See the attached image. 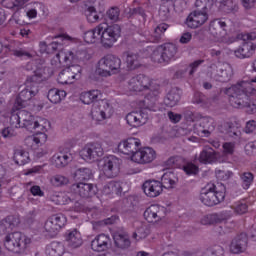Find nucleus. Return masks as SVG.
Masks as SVG:
<instances>
[{
    "mask_svg": "<svg viewBox=\"0 0 256 256\" xmlns=\"http://www.w3.org/2000/svg\"><path fill=\"white\" fill-rule=\"evenodd\" d=\"M231 215V212L223 211L219 214H208L201 219L202 225H217L223 223Z\"/></svg>",
    "mask_w": 256,
    "mask_h": 256,
    "instance_id": "a878e982",
    "label": "nucleus"
},
{
    "mask_svg": "<svg viewBox=\"0 0 256 256\" xmlns=\"http://www.w3.org/2000/svg\"><path fill=\"white\" fill-rule=\"evenodd\" d=\"M179 163H183V158H181V157H171L167 161V165H169V167H181V164H179Z\"/></svg>",
    "mask_w": 256,
    "mask_h": 256,
    "instance_id": "6e6d98bb",
    "label": "nucleus"
},
{
    "mask_svg": "<svg viewBox=\"0 0 256 256\" xmlns=\"http://www.w3.org/2000/svg\"><path fill=\"white\" fill-rule=\"evenodd\" d=\"M2 225H4L6 229H14V227L19 225V219L15 216H9L2 222Z\"/></svg>",
    "mask_w": 256,
    "mask_h": 256,
    "instance_id": "49530a36",
    "label": "nucleus"
},
{
    "mask_svg": "<svg viewBox=\"0 0 256 256\" xmlns=\"http://www.w3.org/2000/svg\"><path fill=\"white\" fill-rule=\"evenodd\" d=\"M165 215V207L157 204L149 206L144 211V219H146L148 223H157V221H161Z\"/></svg>",
    "mask_w": 256,
    "mask_h": 256,
    "instance_id": "412c9836",
    "label": "nucleus"
},
{
    "mask_svg": "<svg viewBox=\"0 0 256 256\" xmlns=\"http://www.w3.org/2000/svg\"><path fill=\"white\" fill-rule=\"evenodd\" d=\"M121 37V27L117 24L107 26V24H99L95 28L84 33L83 39L85 43H101L104 47H113L117 40Z\"/></svg>",
    "mask_w": 256,
    "mask_h": 256,
    "instance_id": "7ed1b4c3",
    "label": "nucleus"
},
{
    "mask_svg": "<svg viewBox=\"0 0 256 256\" xmlns=\"http://www.w3.org/2000/svg\"><path fill=\"white\" fill-rule=\"evenodd\" d=\"M167 29H169V26L165 23L158 25L154 29L152 34H149V32L145 33L146 40L149 43H156V41H159V39L161 38V35H163V33H165V31H167Z\"/></svg>",
    "mask_w": 256,
    "mask_h": 256,
    "instance_id": "7c9ffc66",
    "label": "nucleus"
},
{
    "mask_svg": "<svg viewBox=\"0 0 256 256\" xmlns=\"http://www.w3.org/2000/svg\"><path fill=\"white\" fill-rule=\"evenodd\" d=\"M168 117L172 123H179V121H181V115L175 114L173 112L168 113Z\"/></svg>",
    "mask_w": 256,
    "mask_h": 256,
    "instance_id": "e2e57ef3",
    "label": "nucleus"
},
{
    "mask_svg": "<svg viewBox=\"0 0 256 256\" xmlns=\"http://www.w3.org/2000/svg\"><path fill=\"white\" fill-rule=\"evenodd\" d=\"M179 99H181V95L178 90H172L167 94V97L164 99V103L166 107H175L177 103H179Z\"/></svg>",
    "mask_w": 256,
    "mask_h": 256,
    "instance_id": "4c0bfd02",
    "label": "nucleus"
},
{
    "mask_svg": "<svg viewBox=\"0 0 256 256\" xmlns=\"http://www.w3.org/2000/svg\"><path fill=\"white\" fill-rule=\"evenodd\" d=\"M51 183H52V185H55L56 187H59L61 185H67V183H69V179H67L64 176L57 175V176H54L51 179Z\"/></svg>",
    "mask_w": 256,
    "mask_h": 256,
    "instance_id": "8fccbe9b",
    "label": "nucleus"
},
{
    "mask_svg": "<svg viewBox=\"0 0 256 256\" xmlns=\"http://www.w3.org/2000/svg\"><path fill=\"white\" fill-rule=\"evenodd\" d=\"M232 176L231 171L216 170V177L219 181H228Z\"/></svg>",
    "mask_w": 256,
    "mask_h": 256,
    "instance_id": "3c124183",
    "label": "nucleus"
},
{
    "mask_svg": "<svg viewBox=\"0 0 256 256\" xmlns=\"http://www.w3.org/2000/svg\"><path fill=\"white\" fill-rule=\"evenodd\" d=\"M83 76V67L81 66H71L63 69L57 78L58 83L61 85H71L79 81Z\"/></svg>",
    "mask_w": 256,
    "mask_h": 256,
    "instance_id": "4468645a",
    "label": "nucleus"
},
{
    "mask_svg": "<svg viewBox=\"0 0 256 256\" xmlns=\"http://www.w3.org/2000/svg\"><path fill=\"white\" fill-rule=\"evenodd\" d=\"M67 225V217L63 214L51 216L44 224L45 237H55Z\"/></svg>",
    "mask_w": 256,
    "mask_h": 256,
    "instance_id": "f8f14e48",
    "label": "nucleus"
},
{
    "mask_svg": "<svg viewBox=\"0 0 256 256\" xmlns=\"http://www.w3.org/2000/svg\"><path fill=\"white\" fill-rule=\"evenodd\" d=\"M121 69V59L108 55L99 60L95 73L100 77H111L113 73H119Z\"/></svg>",
    "mask_w": 256,
    "mask_h": 256,
    "instance_id": "9d476101",
    "label": "nucleus"
},
{
    "mask_svg": "<svg viewBox=\"0 0 256 256\" xmlns=\"http://www.w3.org/2000/svg\"><path fill=\"white\" fill-rule=\"evenodd\" d=\"M102 171L105 177H115V175L119 173V168H117V158L115 156H110L105 159Z\"/></svg>",
    "mask_w": 256,
    "mask_h": 256,
    "instance_id": "393cba45",
    "label": "nucleus"
},
{
    "mask_svg": "<svg viewBox=\"0 0 256 256\" xmlns=\"http://www.w3.org/2000/svg\"><path fill=\"white\" fill-rule=\"evenodd\" d=\"M238 39L242 41H253L256 39V33H251V34H239Z\"/></svg>",
    "mask_w": 256,
    "mask_h": 256,
    "instance_id": "13d9d810",
    "label": "nucleus"
},
{
    "mask_svg": "<svg viewBox=\"0 0 256 256\" xmlns=\"http://www.w3.org/2000/svg\"><path fill=\"white\" fill-rule=\"evenodd\" d=\"M182 169L186 175H197V173H199V167L191 162L185 163Z\"/></svg>",
    "mask_w": 256,
    "mask_h": 256,
    "instance_id": "c03bdc74",
    "label": "nucleus"
},
{
    "mask_svg": "<svg viewBox=\"0 0 256 256\" xmlns=\"http://www.w3.org/2000/svg\"><path fill=\"white\" fill-rule=\"evenodd\" d=\"M109 243H111V238L105 234H99L91 242L92 251H107L109 248Z\"/></svg>",
    "mask_w": 256,
    "mask_h": 256,
    "instance_id": "b1692460",
    "label": "nucleus"
},
{
    "mask_svg": "<svg viewBox=\"0 0 256 256\" xmlns=\"http://www.w3.org/2000/svg\"><path fill=\"white\" fill-rule=\"evenodd\" d=\"M27 69H33L34 75L28 78L25 83V88L21 90L19 95L16 97L12 114L10 116V125L15 129H21L25 127L28 131H31L32 136L25 138V144L31 149H37V147H43L47 143V131L51 129V122L45 118H36L31 115V112H27L25 109L28 108L30 111L35 109V95L38 93L37 83L48 79L47 69L35 66V68L29 67Z\"/></svg>",
    "mask_w": 256,
    "mask_h": 256,
    "instance_id": "f257e3e1",
    "label": "nucleus"
},
{
    "mask_svg": "<svg viewBox=\"0 0 256 256\" xmlns=\"http://www.w3.org/2000/svg\"><path fill=\"white\" fill-rule=\"evenodd\" d=\"M28 19H35L37 17V10L35 8L28 9L26 11Z\"/></svg>",
    "mask_w": 256,
    "mask_h": 256,
    "instance_id": "69168bd1",
    "label": "nucleus"
},
{
    "mask_svg": "<svg viewBox=\"0 0 256 256\" xmlns=\"http://www.w3.org/2000/svg\"><path fill=\"white\" fill-rule=\"evenodd\" d=\"M199 198L200 201L207 207L219 205V203L225 199V187H222V190L215 191V185L208 184L201 190Z\"/></svg>",
    "mask_w": 256,
    "mask_h": 256,
    "instance_id": "9b49d317",
    "label": "nucleus"
},
{
    "mask_svg": "<svg viewBox=\"0 0 256 256\" xmlns=\"http://www.w3.org/2000/svg\"><path fill=\"white\" fill-rule=\"evenodd\" d=\"M66 243L72 249H77L83 245V238H81V233L77 230L68 231L66 233Z\"/></svg>",
    "mask_w": 256,
    "mask_h": 256,
    "instance_id": "c85d7f7f",
    "label": "nucleus"
},
{
    "mask_svg": "<svg viewBox=\"0 0 256 256\" xmlns=\"http://www.w3.org/2000/svg\"><path fill=\"white\" fill-rule=\"evenodd\" d=\"M162 189H175L177 185V176L173 172H166L161 178Z\"/></svg>",
    "mask_w": 256,
    "mask_h": 256,
    "instance_id": "473e14b6",
    "label": "nucleus"
},
{
    "mask_svg": "<svg viewBox=\"0 0 256 256\" xmlns=\"http://www.w3.org/2000/svg\"><path fill=\"white\" fill-rule=\"evenodd\" d=\"M123 57L128 69H136V67L139 65L137 62V55L133 53H126Z\"/></svg>",
    "mask_w": 256,
    "mask_h": 256,
    "instance_id": "a19ab883",
    "label": "nucleus"
},
{
    "mask_svg": "<svg viewBox=\"0 0 256 256\" xmlns=\"http://www.w3.org/2000/svg\"><path fill=\"white\" fill-rule=\"evenodd\" d=\"M103 156V148L99 143H88L80 151V157L86 163H95Z\"/></svg>",
    "mask_w": 256,
    "mask_h": 256,
    "instance_id": "2eb2a0df",
    "label": "nucleus"
},
{
    "mask_svg": "<svg viewBox=\"0 0 256 256\" xmlns=\"http://www.w3.org/2000/svg\"><path fill=\"white\" fill-rule=\"evenodd\" d=\"M221 9H223L225 13H230V11H233V0H222Z\"/></svg>",
    "mask_w": 256,
    "mask_h": 256,
    "instance_id": "5fc2aeb1",
    "label": "nucleus"
},
{
    "mask_svg": "<svg viewBox=\"0 0 256 256\" xmlns=\"http://www.w3.org/2000/svg\"><path fill=\"white\" fill-rule=\"evenodd\" d=\"M91 177H93V171L89 168H79L74 173L75 181H88Z\"/></svg>",
    "mask_w": 256,
    "mask_h": 256,
    "instance_id": "ea45409f",
    "label": "nucleus"
},
{
    "mask_svg": "<svg viewBox=\"0 0 256 256\" xmlns=\"http://www.w3.org/2000/svg\"><path fill=\"white\" fill-rule=\"evenodd\" d=\"M147 235H149V231L142 226L133 233L132 239L135 241H141L142 239H145Z\"/></svg>",
    "mask_w": 256,
    "mask_h": 256,
    "instance_id": "a18cd8bd",
    "label": "nucleus"
},
{
    "mask_svg": "<svg viewBox=\"0 0 256 256\" xmlns=\"http://www.w3.org/2000/svg\"><path fill=\"white\" fill-rule=\"evenodd\" d=\"M128 89L134 91L135 93H149L153 91V85H151V79L145 75H139L136 78H132L128 83Z\"/></svg>",
    "mask_w": 256,
    "mask_h": 256,
    "instance_id": "f3484780",
    "label": "nucleus"
},
{
    "mask_svg": "<svg viewBox=\"0 0 256 256\" xmlns=\"http://www.w3.org/2000/svg\"><path fill=\"white\" fill-rule=\"evenodd\" d=\"M73 189L80 195V197H93V195H97V193H99L97 186L83 182L74 184Z\"/></svg>",
    "mask_w": 256,
    "mask_h": 256,
    "instance_id": "5701e85b",
    "label": "nucleus"
},
{
    "mask_svg": "<svg viewBox=\"0 0 256 256\" xmlns=\"http://www.w3.org/2000/svg\"><path fill=\"white\" fill-rule=\"evenodd\" d=\"M41 172V167L40 166H35L28 171L24 173V175H35V173H40Z\"/></svg>",
    "mask_w": 256,
    "mask_h": 256,
    "instance_id": "774afa93",
    "label": "nucleus"
},
{
    "mask_svg": "<svg viewBox=\"0 0 256 256\" xmlns=\"http://www.w3.org/2000/svg\"><path fill=\"white\" fill-rule=\"evenodd\" d=\"M256 51V44L253 42H245L242 47L238 48L234 51V55L238 57V59H247L252 57V55Z\"/></svg>",
    "mask_w": 256,
    "mask_h": 256,
    "instance_id": "bb28decb",
    "label": "nucleus"
},
{
    "mask_svg": "<svg viewBox=\"0 0 256 256\" xmlns=\"http://www.w3.org/2000/svg\"><path fill=\"white\" fill-rule=\"evenodd\" d=\"M222 149L223 152L221 155L215 152L211 147L204 148L199 156L200 163H204L205 165L211 163H225V161H227V155H233V153H235V144L226 142L223 144Z\"/></svg>",
    "mask_w": 256,
    "mask_h": 256,
    "instance_id": "423d86ee",
    "label": "nucleus"
},
{
    "mask_svg": "<svg viewBox=\"0 0 256 256\" xmlns=\"http://www.w3.org/2000/svg\"><path fill=\"white\" fill-rule=\"evenodd\" d=\"M113 239L115 245H117V247H120L121 249H127V247L131 245V241H129V238H127V235H125V232L123 231L114 233Z\"/></svg>",
    "mask_w": 256,
    "mask_h": 256,
    "instance_id": "c9c22d12",
    "label": "nucleus"
},
{
    "mask_svg": "<svg viewBox=\"0 0 256 256\" xmlns=\"http://www.w3.org/2000/svg\"><path fill=\"white\" fill-rule=\"evenodd\" d=\"M241 179L243 189H249L251 183H253V174L246 172L242 175Z\"/></svg>",
    "mask_w": 256,
    "mask_h": 256,
    "instance_id": "09e8293b",
    "label": "nucleus"
},
{
    "mask_svg": "<svg viewBox=\"0 0 256 256\" xmlns=\"http://www.w3.org/2000/svg\"><path fill=\"white\" fill-rule=\"evenodd\" d=\"M232 209H234V212L237 215H243L247 212V210L249 209V206H247V201L240 200L234 203V205L232 206Z\"/></svg>",
    "mask_w": 256,
    "mask_h": 256,
    "instance_id": "79ce46f5",
    "label": "nucleus"
},
{
    "mask_svg": "<svg viewBox=\"0 0 256 256\" xmlns=\"http://www.w3.org/2000/svg\"><path fill=\"white\" fill-rule=\"evenodd\" d=\"M71 43H75V38H72L67 34L56 36L52 42L48 38L46 41L40 42L39 53L42 57H47L48 55H51V51H55L59 49V47H67L68 45H71Z\"/></svg>",
    "mask_w": 256,
    "mask_h": 256,
    "instance_id": "0eeeda50",
    "label": "nucleus"
},
{
    "mask_svg": "<svg viewBox=\"0 0 256 256\" xmlns=\"http://www.w3.org/2000/svg\"><path fill=\"white\" fill-rule=\"evenodd\" d=\"M25 2H27V0L23 2H21V0H2V5L7 7V9H13V7H21L22 5H25Z\"/></svg>",
    "mask_w": 256,
    "mask_h": 256,
    "instance_id": "de8ad7c7",
    "label": "nucleus"
},
{
    "mask_svg": "<svg viewBox=\"0 0 256 256\" xmlns=\"http://www.w3.org/2000/svg\"><path fill=\"white\" fill-rule=\"evenodd\" d=\"M155 157H157V154L153 148L144 147V148H138V151L133 156V163H138L139 165H145L147 163H152V161H155Z\"/></svg>",
    "mask_w": 256,
    "mask_h": 256,
    "instance_id": "6ab92c4d",
    "label": "nucleus"
},
{
    "mask_svg": "<svg viewBox=\"0 0 256 256\" xmlns=\"http://www.w3.org/2000/svg\"><path fill=\"white\" fill-rule=\"evenodd\" d=\"M142 190L146 197L153 199L163 193V184L158 180H147L143 183Z\"/></svg>",
    "mask_w": 256,
    "mask_h": 256,
    "instance_id": "aec40b11",
    "label": "nucleus"
},
{
    "mask_svg": "<svg viewBox=\"0 0 256 256\" xmlns=\"http://www.w3.org/2000/svg\"><path fill=\"white\" fill-rule=\"evenodd\" d=\"M127 125L137 129V127H143L147 123V114L142 111H132L125 117Z\"/></svg>",
    "mask_w": 256,
    "mask_h": 256,
    "instance_id": "4be33fe9",
    "label": "nucleus"
},
{
    "mask_svg": "<svg viewBox=\"0 0 256 256\" xmlns=\"http://www.w3.org/2000/svg\"><path fill=\"white\" fill-rule=\"evenodd\" d=\"M71 161V154L69 152H65L60 150L52 157V163L56 167H65Z\"/></svg>",
    "mask_w": 256,
    "mask_h": 256,
    "instance_id": "c756f323",
    "label": "nucleus"
},
{
    "mask_svg": "<svg viewBox=\"0 0 256 256\" xmlns=\"http://www.w3.org/2000/svg\"><path fill=\"white\" fill-rule=\"evenodd\" d=\"M255 128H256V122H255V120L248 121V122L246 123L245 132H246V133H253V131H255Z\"/></svg>",
    "mask_w": 256,
    "mask_h": 256,
    "instance_id": "052dcab7",
    "label": "nucleus"
},
{
    "mask_svg": "<svg viewBox=\"0 0 256 256\" xmlns=\"http://www.w3.org/2000/svg\"><path fill=\"white\" fill-rule=\"evenodd\" d=\"M175 53H177V48L173 44L167 43L153 52L152 59L156 63H169L175 57Z\"/></svg>",
    "mask_w": 256,
    "mask_h": 256,
    "instance_id": "dca6fc26",
    "label": "nucleus"
},
{
    "mask_svg": "<svg viewBox=\"0 0 256 256\" xmlns=\"http://www.w3.org/2000/svg\"><path fill=\"white\" fill-rule=\"evenodd\" d=\"M253 83H256V76L251 79H244L238 82L236 85L224 90V93L228 95L229 102L232 107L237 109L241 107H247L248 113H256V102H246L249 98V95L256 93L255 88H253Z\"/></svg>",
    "mask_w": 256,
    "mask_h": 256,
    "instance_id": "f03ea898",
    "label": "nucleus"
},
{
    "mask_svg": "<svg viewBox=\"0 0 256 256\" xmlns=\"http://www.w3.org/2000/svg\"><path fill=\"white\" fill-rule=\"evenodd\" d=\"M1 135L4 139H11V137H15L17 133L15 132V129H13V127H6L1 130Z\"/></svg>",
    "mask_w": 256,
    "mask_h": 256,
    "instance_id": "864d4df0",
    "label": "nucleus"
},
{
    "mask_svg": "<svg viewBox=\"0 0 256 256\" xmlns=\"http://www.w3.org/2000/svg\"><path fill=\"white\" fill-rule=\"evenodd\" d=\"M139 147H141V140L138 138L130 137L122 140L117 145V152L120 155H125L130 161H133L134 155L139 151Z\"/></svg>",
    "mask_w": 256,
    "mask_h": 256,
    "instance_id": "ddd939ff",
    "label": "nucleus"
},
{
    "mask_svg": "<svg viewBox=\"0 0 256 256\" xmlns=\"http://www.w3.org/2000/svg\"><path fill=\"white\" fill-rule=\"evenodd\" d=\"M13 161L16 165H27L31 158L29 157V152L22 148H17L14 150Z\"/></svg>",
    "mask_w": 256,
    "mask_h": 256,
    "instance_id": "2f4dec72",
    "label": "nucleus"
},
{
    "mask_svg": "<svg viewBox=\"0 0 256 256\" xmlns=\"http://www.w3.org/2000/svg\"><path fill=\"white\" fill-rule=\"evenodd\" d=\"M256 0H241L243 7L245 9H251L255 5Z\"/></svg>",
    "mask_w": 256,
    "mask_h": 256,
    "instance_id": "338daca9",
    "label": "nucleus"
},
{
    "mask_svg": "<svg viewBox=\"0 0 256 256\" xmlns=\"http://www.w3.org/2000/svg\"><path fill=\"white\" fill-rule=\"evenodd\" d=\"M158 15L163 21H165V19L169 17V6L167 5V3L160 5Z\"/></svg>",
    "mask_w": 256,
    "mask_h": 256,
    "instance_id": "603ef678",
    "label": "nucleus"
},
{
    "mask_svg": "<svg viewBox=\"0 0 256 256\" xmlns=\"http://www.w3.org/2000/svg\"><path fill=\"white\" fill-rule=\"evenodd\" d=\"M121 191H122L121 183L112 181L108 185L104 186L101 193L102 195H111V193H115L116 195H119Z\"/></svg>",
    "mask_w": 256,
    "mask_h": 256,
    "instance_id": "58836bf2",
    "label": "nucleus"
},
{
    "mask_svg": "<svg viewBox=\"0 0 256 256\" xmlns=\"http://www.w3.org/2000/svg\"><path fill=\"white\" fill-rule=\"evenodd\" d=\"M247 249V235L241 234L232 240L230 244V251L234 254L243 253Z\"/></svg>",
    "mask_w": 256,
    "mask_h": 256,
    "instance_id": "cd10ccee",
    "label": "nucleus"
},
{
    "mask_svg": "<svg viewBox=\"0 0 256 256\" xmlns=\"http://www.w3.org/2000/svg\"><path fill=\"white\" fill-rule=\"evenodd\" d=\"M67 97L65 90L51 89L48 92V99L51 103H61Z\"/></svg>",
    "mask_w": 256,
    "mask_h": 256,
    "instance_id": "e433bc0d",
    "label": "nucleus"
},
{
    "mask_svg": "<svg viewBox=\"0 0 256 256\" xmlns=\"http://www.w3.org/2000/svg\"><path fill=\"white\" fill-rule=\"evenodd\" d=\"M91 55L87 51H75L63 48L51 60V66L59 69V67H81V61H89Z\"/></svg>",
    "mask_w": 256,
    "mask_h": 256,
    "instance_id": "20e7f679",
    "label": "nucleus"
},
{
    "mask_svg": "<svg viewBox=\"0 0 256 256\" xmlns=\"http://www.w3.org/2000/svg\"><path fill=\"white\" fill-rule=\"evenodd\" d=\"M86 19L89 23H97L99 21V12L95 7H88L85 11Z\"/></svg>",
    "mask_w": 256,
    "mask_h": 256,
    "instance_id": "37998d69",
    "label": "nucleus"
},
{
    "mask_svg": "<svg viewBox=\"0 0 256 256\" xmlns=\"http://www.w3.org/2000/svg\"><path fill=\"white\" fill-rule=\"evenodd\" d=\"M65 247L59 242H52L46 247V255L48 256H63Z\"/></svg>",
    "mask_w": 256,
    "mask_h": 256,
    "instance_id": "f704fd0d",
    "label": "nucleus"
},
{
    "mask_svg": "<svg viewBox=\"0 0 256 256\" xmlns=\"http://www.w3.org/2000/svg\"><path fill=\"white\" fill-rule=\"evenodd\" d=\"M191 39H193V35L191 34V32L183 33L180 37V43L182 44L189 43Z\"/></svg>",
    "mask_w": 256,
    "mask_h": 256,
    "instance_id": "bf43d9fd",
    "label": "nucleus"
},
{
    "mask_svg": "<svg viewBox=\"0 0 256 256\" xmlns=\"http://www.w3.org/2000/svg\"><path fill=\"white\" fill-rule=\"evenodd\" d=\"M213 6V0H196L195 7H199L201 10L192 11L186 18L185 24L189 29H198L207 23L209 20V13L207 9H211Z\"/></svg>",
    "mask_w": 256,
    "mask_h": 256,
    "instance_id": "39448f33",
    "label": "nucleus"
},
{
    "mask_svg": "<svg viewBox=\"0 0 256 256\" xmlns=\"http://www.w3.org/2000/svg\"><path fill=\"white\" fill-rule=\"evenodd\" d=\"M225 27H227V23H225V21L215 19L210 23V33H212V35L222 43H233L234 40L229 39V34H227Z\"/></svg>",
    "mask_w": 256,
    "mask_h": 256,
    "instance_id": "a211bd4d",
    "label": "nucleus"
},
{
    "mask_svg": "<svg viewBox=\"0 0 256 256\" xmlns=\"http://www.w3.org/2000/svg\"><path fill=\"white\" fill-rule=\"evenodd\" d=\"M113 113L115 110L113 109V103L109 99H102L97 103L93 104V108L91 111V117L93 121L101 125L103 121H107V119H111L113 117Z\"/></svg>",
    "mask_w": 256,
    "mask_h": 256,
    "instance_id": "6e6552de",
    "label": "nucleus"
},
{
    "mask_svg": "<svg viewBox=\"0 0 256 256\" xmlns=\"http://www.w3.org/2000/svg\"><path fill=\"white\" fill-rule=\"evenodd\" d=\"M14 55H16V57H25V59H31V55L22 50H15Z\"/></svg>",
    "mask_w": 256,
    "mask_h": 256,
    "instance_id": "0e129e2a",
    "label": "nucleus"
},
{
    "mask_svg": "<svg viewBox=\"0 0 256 256\" xmlns=\"http://www.w3.org/2000/svg\"><path fill=\"white\" fill-rule=\"evenodd\" d=\"M108 17L111 21H118L119 20V8H111L108 10Z\"/></svg>",
    "mask_w": 256,
    "mask_h": 256,
    "instance_id": "4d7b16f0",
    "label": "nucleus"
},
{
    "mask_svg": "<svg viewBox=\"0 0 256 256\" xmlns=\"http://www.w3.org/2000/svg\"><path fill=\"white\" fill-rule=\"evenodd\" d=\"M32 195L34 197H43V191L41 190V187L39 186H32L30 189Z\"/></svg>",
    "mask_w": 256,
    "mask_h": 256,
    "instance_id": "680f3d73",
    "label": "nucleus"
},
{
    "mask_svg": "<svg viewBox=\"0 0 256 256\" xmlns=\"http://www.w3.org/2000/svg\"><path fill=\"white\" fill-rule=\"evenodd\" d=\"M30 243L31 239L21 232L9 233L4 238V247L14 253H23Z\"/></svg>",
    "mask_w": 256,
    "mask_h": 256,
    "instance_id": "1a4fd4ad",
    "label": "nucleus"
},
{
    "mask_svg": "<svg viewBox=\"0 0 256 256\" xmlns=\"http://www.w3.org/2000/svg\"><path fill=\"white\" fill-rule=\"evenodd\" d=\"M98 97H101V91L90 90L80 94V101H82L84 105H91V103H95V101H97Z\"/></svg>",
    "mask_w": 256,
    "mask_h": 256,
    "instance_id": "72a5a7b5",
    "label": "nucleus"
}]
</instances>
